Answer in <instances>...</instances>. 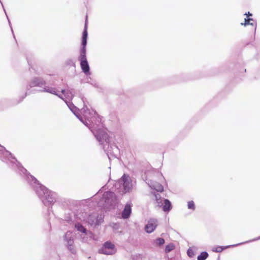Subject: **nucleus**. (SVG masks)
<instances>
[{
  "label": "nucleus",
  "mask_w": 260,
  "mask_h": 260,
  "mask_svg": "<svg viewBox=\"0 0 260 260\" xmlns=\"http://www.w3.org/2000/svg\"><path fill=\"white\" fill-rule=\"evenodd\" d=\"M84 107L82 109L83 116L80 115L79 109L72 103H67L68 107L74 115L91 131L99 144L106 153L109 159L117 158L120 151L114 143H112L111 138L107 133V128L104 126L102 118L93 110L90 111L87 107L86 98L83 96L81 98Z\"/></svg>",
  "instance_id": "obj_1"
},
{
  "label": "nucleus",
  "mask_w": 260,
  "mask_h": 260,
  "mask_svg": "<svg viewBox=\"0 0 260 260\" xmlns=\"http://www.w3.org/2000/svg\"><path fill=\"white\" fill-rule=\"evenodd\" d=\"M0 159L23 177L45 206L52 208L54 204L58 201L59 196L57 193L49 190L41 184L34 176L27 172L10 152L1 145Z\"/></svg>",
  "instance_id": "obj_2"
},
{
  "label": "nucleus",
  "mask_w": 260,
  "mask_h": 260,
  "mask_svg": "<svg viewBox=\"0 0 260 260\" xmlns=\"http://www.w3.org/2000/svg\"><path fill=\"white\" fill-rule=\"evenodd\" d=\"M87 17L84 24V30L82 33L81 47L80 49V55L78 60L80 62V66L82 72L87 76L91 75L90 67L86 58V45L88 37L87 32Z\"/></svg>",
  "instance_id": "obj_3"
},
{
  "label": "nucleus",
  "mask_w": 260,
  "mask_h": 260,
  "mask_svg": "<svg viewBox=\"0 0 260 260\" xmlns=\"http://www.w3.org/2000/svg\"><path fill=\"white\" fill-rule=\"evenodd\" d=\"M46 82L41 77H34L33 78L31 81L28 83L26 87V92L25 94L21 98L20 101H22L25 97L26 96L27 94H30L31 92L30 91V88L34 87H43L42 89H41L40 91L41 92H45L51 93L52 94H54L57 95L59 98L63 100V98L62 95L58 94L57 93V89L52 87H49L45 86Z\"/></svg>",
  "instance_id": "obj_4"
},
{
  "label": "nucleus",
  "mask_w": 260,
  "mask_h": 260,
  "mask_svg": "<svg viewBox=\"0 0 260 260\" xmlns=\"http://www.w3.org/2000/svg\"><path fill=\"white\" fill-rule=\"evenodd\" d=\"M116 197L114 192L106 191L103 193L97 204L99 207H110L116 203Z\"/></svg>",
  "instance_id": "obj_5"
},
{
  "label": "nucleus",
  "mask_w": 260,
  "mask_h": 260,
  "mask_svg": "<svg viewBox=\"0 0 260 260\" xmlns=\"http://www.w3.org/2000/svg\"><path fill=\"white\" fill-rule=\"evenodd\" d=\"M104 221V215L98 213H92L87 218V222L91 225L96 226L101 224Z\"/></svg>",
  "instance_id": "obj_6"
},
{
  "label": "nucleus",
  "mask_w": 260,
  "mask_h": 260,
  "mask_svg": "<svg viewBox=\"0 0 260 260\" xmlns=\"http://www.w3.org/2000/svg\"><path fill=\"white\" fill-rule=\"evenodd\" d=\"M75 228L77 230L82 233L84 235L82 237L81 236V241L83 242H87L88 241V238L92 239L93 236V233L88 231L86 229L81 223H77L75 224Z\"/></svg>",
  "instance_id": "obj_7"
},
{
  "label": "nucleus",
  "mask_w": 260,
  "mask_h": 260,
  "mask_svg": "<svg viewBox=\"0 0 260 260\" xmlns=\"http://www.w3.org/2000/svg\"><path fill=\"white\" fill-rule=\"evenodd\" d=\"M64 240L66 242V246L68 249L73 254H75L76 250L74 248V240L73 237L72 233L70 231H68L64 236Z\"/></svg>",
  "instance_id": "obj_8"
},
{
  "label": "nucleus",
  "mask_w": 260,
  "mask_h": 260,
  "mask_svg": "<svg viewBox=\"0 0 260 260\" xmlns=\"http://www.w3.org/2000/svg\"><path fill=\"white\" fill-rule=\"evenodd\" d=\"M115 245L110 241H106L99 250V253L106 255H112L115 253Z\"/></svg>",
  "instance_id": "obj_9"
},
{
  "label": "nucleus",
  "mask_w": 260,
  "mask_h": 260,
  "mask_svg": "<svg viewBox=\"0 0 260 260\" xmlns=\"http://www.w3.org/2000/svg\"><path fill=\"white\" fill-rule=\"evenodd\" d=\"M119 182L120 184H122L124 191L125 192H129L132 189V181L128 175L123 174Z\"/></svg>",
  "instance_id": "obj_10"
},
{
  "label": "nucleus",
  "mask_w": 260,
  "mask_h": 260,
  "mask_svg": "<svg viewBox=\"0 0 260 260\" xmlns=\"http://www.w3.org/2000/svg\"><path fill=\"white\" fill-rule=\"evenodd\" d=\"M157 226V220L155 219H150L147 224L145 225V231L147 233H151Z\"/></svg>",
  "instance_id": "obj_11"
},
{
  "label": "nucleus",
  "mask_w": 260,
  "mask_h": 260,
  "mask_svg": "<svg viewBox=\"0 0 260 260\" xmlns=\"http://www.w3.org/2000/svg\"><path fill=\"white\" fill-rule=\"evenodd\" d=\"M147 183L151 189L156 192H162L164 191L163 186L157 182L150 180L147 181Z\"/></svg>",
  "instance_id": "obj_12"
},
{
  "label": "nucleus",
  "mask_w": 260,
  "mask_h": 260,
  "mask_svg": "<svg viewBox=\"0 0 260 260\" xmlns=\"http://www.w3.org/2000/svg\"><path fill=\"white\" fill-rule=\"evenodd\" d=\"M132 204L131 202H128L125 204L121 213L122 218L127 219L130 216L132 213Z\"/></svg>",
  "instance_id": "obj_13"
},
{
  "label": "nucleus",
  "mask_w": 260,
  "mask_h": 260,
  "mask_svg": "<svg viewBox=\"0 0 260 260\" xmlns=\"http://www.w3.org/2000/svg\"><path fill=\"white\" fill-rule=\"evenodd\" d=\"M243 244H244V242L236 244H234V245H228V246H216L213 248L212 251L214 252H221L223 250L226 249L228 248L236 247V246H239V245H242Z\"/></svg>",
  "instance_id": "obj_14"
},
{
  "label": "nucleus",
  "mask_w": 260,
  "mask_h": 260,
  "mask_svg": "<svg viewBox=\"0 0 260 260\" xmlns=\"http://www.w3.org/2000/svg\"><path fill=\"white\" fill-rule=\"evenodd\" d=\"M241 25L246 26L250 25L253 27L254 33H255L256 30L257 23L255 20L251 18H246L244 19V22L241 23Z\"/></svg>",
  "instance_id": "obj_15"
},
{
  "label": "nucleus",
  "mask_w": 260,
  "mask_h": 260,
  "mask_svg": "<svg viewBox=\"0 0 260 260\" xmlns=\"http://www.w3.org/2000/svg\"><path fill=\"white\" fill-rule=\"evenodd\" d=\"M151 193L154 196L155 199V203L158 207H161L163 204V199L160 195L156 191H152Z\"/></svg>",
  "instance_id": "obj_16"
},
{
  "label": "nucleus",
  "mask_w": 260,
  "mask_h": 260,
  "mask_svg": "<svg viewBox=\"0 0 260 260\" xmlns=\"http://www.w3.org/2000/svg\"><path fill=\"white\" fill-rule=\"evenodd\" d=\"M164 205L161 206L164 212H169L172 208L171 202L168 199H164Z\"/></svg>",
  "instance_id": "obj_17"
},
{
  "label": "nucleus",
  "mask_w": 260,
  "mask_h": 260,
  "mask_svg": "<svg viewBox=\"0 0 260 260\" xmlns=\"http://www.w3.org/2000/svg\"><path fill=\"white\" fill-rule=\"evenodd\" d=\"M61 92L66 96L69 97V94L71 95V96H72L74 95L75 91L73 88L67 86L66 89H61Z\"/></svg>",
  "instance_id": "obj_18"
},
{
  "label": "nucleus",
  "mask_w": 260,
  "mask_h": 260,
  "mask_svg": "<svg viewBox=\"0 0 260 260\" xmlns=\"http://www.w3.org/2000/svg\"><path fill=\"white\" fill-rule=\"evenodd\" d=\"M209 256V254L206 251H203L201 254L198 255L197 260H206Z\"/></svg>",
  "instance_id": "obj_19"
},
{
  "label": "nucleus",
  "mask_w": 260,
  "mask_h": 260,
  "mask_svg": "<svg viewBox=\"0 0 260 260\" xmlns=\"http://www.w3.org/2000/svg\"><path fill=\"white\" fill-rule=\"evenodd\" d=\"M165 242V239L162 238H158L154 241V244L156 246H161Z\"/></svg>",
  "instance_id": "obj_20"
},
{
  "label": "nucleus",
  "mask_w": 260,
  "mask_h": 260,
  "mask_svg": "<svg viewBox=\"0 0 260 260\" xmlns=\"http://www.w3.org/2000/svg\"><path fill=\"white\" fill-rule=\"evenodd\" d=\"M197 250V248L193 247L192 248H189L187 250V254L189 257H193L195 255V252L193 249Z\"/></svg>",
  "instance_id": "obj_21"
},
{
  "label": "nucleus",
  "mask_w": 260,
  "mask_h": 260,
  "mask_svg": "<svg viewBox=\"0 0 260 260\" xmlns=\"http://www.w3.org/2000/svg\"><path fill=\"white\" fill-rule=\"evenodd\" d=\"M174 248H175V246L173 244H168L166 246V247H165V252L166 253H168L170 252V251H171L172 250H173L174 249Z\"/></svg>",
  "instance_id": "obj_22"
},
{
  "label": "nucleus",
  "mask_w": 260,
  "mask_h": 260,
  "mask_svg": "<svg viewBox=\"0 0 260 260\" xmlns=\"http://www.w3.org/2000/svg\"><path fill=\"white\" fill-rule=\"evenodd\" d=\"M187 208L189 210L194 211L196 209V206L193 201H190L187 202Z\"/></svg>",
  "instance_id": "obj_23"
},
{
  "label": "nucleus",
  "mask_w": 260,
  "mask_h": 260,
  "mask_svg": "<svg viewBox=\"0 0 260 260\" xmlns=\"http://www.w3.org/2000/svg\"><path fill=\"white\" fill-rule=\"evenodd\" d=\"M66 64L71 67H75V63L72 59H68L66 61Z\"/></svg>",
  "instance_id": "obj_24"
},
{
  "label": "nucleus",
  "mask_w": 260,
  "mask_h": 260,
  "mask_svg": "<svg viewBox=\"0 0 260 260\" xmlns=\"http://www.w3.org/2000/svg\"><path fill=\"white\" fill-rule=\"evenodd\" d=\"M91 80V79L90 77H87L85 82L87 83H90L91 85H92L94 86H97V84L96 83H93L90 82Z\"/></svg>",
  "instance_id": "obj_25"
},
{
  "label": "nucleus",
  "mask_w": 260,
  "mask_h": 260,
  "mask_svg": "<svg viewBox=\"0 0 260 260\" xmlns=\"http://www.w3.org/2000/svg\"><path fill=\"white\" fill-rule=\"evenodd\" d=\"M260 240V236L255 238V239H252V240H249V241H246V242H244V244L245 243H249V242H253V241H256V240Z\"/></svg>",
  "instance_id": "obj_26"
},
{
  "label": "nucleus",
  "mask_w": 260,
  "mask_h": 260,
  "mask_svg": "<svg viewBox=\"0 0 260 260\" xmlns=\"http://www.w3.org/2000/svg\"><path fill=\"white\" fill-rule=\"evenodd\" d=\"M244 15H246L247 16V18H249V17L252 16V13H251L249 12H248L247 13H245L244 14Z\"/></svg>",
  "instance_id": "obj_27"
},
{
  "label": "nucleus",
  "mask_w": 260,
  "mask_h": 260,
  "mask_svg": "<svg viewBox=\"0 0 260 260\" xmlns=\"http://www.w3.org/2000/svg\"><path fill=\"white\" fill-rule=\"evenodd\" d=\"M27 62H28V63L29 64H29V61L28 60H27Z\"/></svg>",
  "instance_id": "obj_28"
},
{
  "label": "nucleus",
  "mask_w": 260,
  "mask_h": 260,
  "mask_svg": "<svg viewBox=\"0 0 260 260\" xmlns=\"http://www.w3.org/2000/svg\"><path fill=\"white\" fill-rule=\"evenodd\" d=\"M217 260H219V257L218 258V259Z\"/></svg>",
  "instance_id": "obj_29"
}]
</instances>
